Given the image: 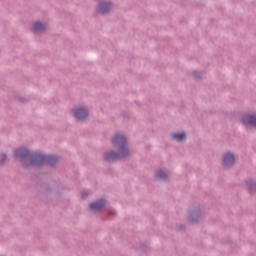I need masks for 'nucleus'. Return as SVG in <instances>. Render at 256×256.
<instances>
[{"mask_svg":"<svg viewBox=\"0 0 256 256\" xmlns=\"http://www.w3.org/2000/svg\"><path fill=\"white\" fill-rule=\"evenodd\" d=\"M246 185L250 191H256V184L253 182V180H248Z\"/></svg>","mask_w":256,"mask_h":256,"instance_id":"12","label":"nucleus"},{"mask_svg":"<svg viewBox=\"0 0 256 256\" xmlns=\"http://www.w3.org/2000/svg\"><path fill=\"white\" fill-rule=\"evenodd\" d=\"M168 177H169V175L166 172H164L163 170H159L156 172V179L165 181V179H167Z\"/></svg>","mask_w":256,"mask_h":256,"instance_id":"10","label":"nucleus"},{"mask_svg":"<svg viewBox=\"0 0 256 256\" xmlns=\"http://www.w3.org/2000/svg\"><path fill=\"white\" fill-rule=\"evenodd\" d=\"M172 137L175 141H183V139H185V133H176L173 134Z\"/></svg>","mask_w":256,"mask_h":256,"instance_id":"11","label":"nucleus"},{"mask_svg":"<svg viewBox=\"0 0 256 256\" xmlns=\"http://www.w3.org/2000/svg\"><path fill=\"white\" fill-rule=\"evenodd\" d=\"M33 33H43L45 31V25L41 22H35L32 28Z\"/></svg>","mask_w":256,"mask_h":256,"instance_id":"9","label":"nucleus"},{"mask_svg":"<svg viewBox=\"0 0 256 256\" xmlns=\"http://www.w3.org/2000/svg\"><path fill=\"white\" fill-rule=\"evenodd\" d=\"M235 163V156L231 153H227L223 157V165L224 167H231Z\"/></svg>","mask_w":256,"mask_h":256,"instance_id":"5","label":"nucleus"},{"mask_svg":"<svg viewBox=\"0 0 256 256\" xmlns=\"http://www.w3.org/2000/svg\"><path fill=\"white\" fill-rule=\"evenodd\" d=\"M99 13H109L111 11V4L107 2H101L98 6Z\"/></svg>","mask_w":256,"mask_h":256,"instance_id":"8","label":"nucleus"},{"mask_svg":"<svg viewBox=\"0 0 256 256\" xmlns=\"http://www.w3.org/2000/svg\"><path fill=\"white\" fill-rule=\"evenodd\" d=\"M7 159V155L2 154L1 155V163H3Z\"/></svg>","mask_w":256,"mask_h":256,"instance_id":"13","label":"nucleus"},{"mask_svg":"<svg viewBox=\"0 0 256 256\" xmlns=\"http://www.w3.org/2000/svg\"><path fill=\"white\" fill-rule=\"evenodd\" d=\"M43 163H47V165H55L57 163V157L45 156L43 154H32L30 156V165L37 167L43 165Z\"/></svg>","mask_w":256,"mask_h":256,"instance_id":"2","label":"nucleus"},{"mask_svg":"<svg viewBox=\"0 0 256 256\" xmlns=\"http://www.w3.org/2000/svg\"><path fill=\"white\" fill-rule=\"evenodd\" d=\"M244 125H251V127H256V115L246 114L242 118Z\"/></svg>","mask_w":256,"mask_h":256,"instance_id":"4","label":"nucleus"},{"mask_svg":"<svg viewBox=\"0 0 256 256\" xmlns=\"http://www.w3.org/2000/svg\"><path fill=\"white\" fill-rule=\"evenodd\" d=\"M113 147L118 150V153L108 152L104 155L105 161H117V159H125L129 157V149H127V139L121 134H116L112 140Z\"/></svg>","mask_w":256,"mask_h":256,"instance_id":"1","label":"nucleus"},{"mask_svg":"<svg viewBox=\"0 0 256 256\" xmlns=\"http://www.w3.org/2000/svg\"><path fill=\"white\" fill-rule=\"evenodd\" d=\"M73 114L78 121H83L84 119H87L88 115L87 110H85V108H77L74 110Z\"/></svg>","mask_w":256,"mask_h":256,"instance_id":"3","label":"nucleus"},{"mask_svg":"<svg viewBox=\"0 0 256 256\" xmlns=\"http://www.w3.org/2000/svg\"><path fill=\"white\" fill-rule=\"evenodd\" d=\"M103 207H105L104 200H99V201L91 203L89 205V208L91 209V211H101V209H103Z\"/></svg>","mask_w":256,"mask_h":256,"instance_id":"7","label":"nucleus"},{"mask_svg":"<svg viewBox=\"0 0 256 256\" xmlns=\"http://www.w3.org/2000/svg\"><path fill=\"white\" fill-rule=\"evenodd\" d=\"M15 157L23 161V159H27L29 157V151L25 148H19L15 151Z\"/></svg>","mask_w":256,"mask_h":256,"instance_id":"6","label":"nucleus"}]
</instances>
